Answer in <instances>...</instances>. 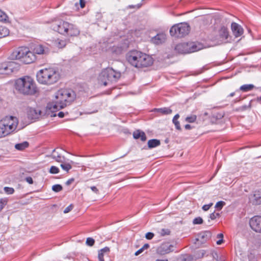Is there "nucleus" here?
I'll return each mask as SVG.
<instances>
[{"label": "nucleus", "instance_id": "obj_20", "mask_svg": "<svg viewBox=\"0 0 261 261\" xmlns=\"http://www.w3.org/2000/svg\"><path fill=\"white\" fill-rule=\"evenodd\" d=\"M8 74L18 71L20 68V65L14 61L6 62Z\"/></svg>", "mask_w": 261, "mask_h": 261}, {"label": "nucleus", "instance_id": "obj_62", "mask_svg": "<svg viewBox=\"0 0 261 261\" xmlns=\"http://www.w3.org/2000/svg\"><path fill=\"white\" fill-rule=\"evenodd\" d=\"M234 95V92H232V93H231L230 94H229V96H231V97H232Z\"/></svg>", "mask_w": 261, "mask_h": 261}, {"label": "nucleus", "instance_id": "obj_23", "mask_svg": "<svg viewBox=\"0 0 261 261\" xmlns=\"http://www.w3.org/2000/svg\"><path fill=\"white\" fill-rule=\"evenodd\" d=\"M133 137L136 139L140 138L142 141H145L146 140L145 133L139 130H137L133 133Z\"/></svg>", "mask_w": 261, "mask_h": 261}, {"label": "nucleus", "instance_id": "obj_44", "mask_svg": "<svg viewBox=\"0 0 261 261\" xmlns=\"http://www.w3.org/2000/svg\"><path fill=\"white\" fill-rule=\"evenodd\" d=\"M213 205V203H210L208 204L204 205L202 208L203 211H206L210 209V208Z\"/></svg>", "mask_w": 261, "mask_h": 261}, {"label": "nucleus", "instance_id": "obj_37", "mask_svg": "<svg viewBox=\"0 0 261 261\" xmlns=\"http://www.w3.org/2000/svg\"><path fill=\"white\" fill-rule=\"evenodd\" d=\"M4 190L7 194H12L14 192V190L13 188L6 187L4 188Z\"/></svg>", "mask_w": 261, "mask_h": 261}, {"label": "nucleus", "instance_id": "obj_52", "mask_svg": "<svg viewBox=\"0 0 261 261\" xmlns=\"http://www.w3.org/2000/svg\"><path fill=\"white\" fill-rule=\"evenodd\" d=\"M74 181V179L73 178H71V179H68L66 182V185L67 186H69V185H70L71 184H72Z\"/></svg>", "mask_w": 261, "mask_h": 261}, {"label": "nucleus", "instance_id": "obj_51", "mask_svg": "<svg viewBox=\"0 0 261 261\" xmlns=\"http://www.w3.org/2000/svg\"><path fill=\"white\" fill-rule=\"evenodd\" d=\"M143 251H144V250L143 249V248H141L140 249H139L135 252V255L136 256H137V255H139L140 254H141V253H142Z\"/></svg>", "mask_w": 261, "mask_h": 261}, {"label": "nucleus", "instance_id": "obj_16", "mask_svg": "<svg viewBox=\"0 0 261 261\" xmlns=\"http://www.w3.org/2000/svg\"><path fill=\"white\" fill-rule=\"evenodd\" d=\"M173 247L172 245L163 244L158 249V252L161 255L168 254L173 251Z\"/></svg>", "mask_w": 261, "mask_h": 261}, {"label": "nucleus", "instance_id": "obj_61", "mask_svg": "<svg viewBox=\"0 0 261 261\" xmlns=\"http://www.w3.org/2000/svg\"><path fill=\"white\" fill-rule=\"evenodd\" d=\"M155 261H168V260L167 259H156Z\"/></svg>", "mask_w": 261, "mask_h": 261}, {"label": "nucleus", "instance_id": "obj_11", "mask_svg": "<svg viewBox=\"0 0 261 261\" xmlns=\"http://www.w3.org/2000/svg\"><path fill=\"white\" fill-rule=\"evenodd\" d=\"M251 228L256 232L261 233V216H255L249 221Z\"/></svg>", "mask_w": 261, "mask_h": 261}, {"label": "nucleus", "instance_id": "obj_60", "mask_svg": "<svg viewBox=\"0 0 261 261\" xmlns=\"http://www.w3.org/2000/svg\"><path fill=\"white\" fill-rule=\"evenodd\" d=\"M179 114H176V115L174 116V117H173V119H174V120H178V119L179 118Z\"/></svg>", "mask_w": 261, "mask_h": 261}, {"label": "nucleus", "instance_id": "obj_27", "mask_svg": "<svg viewBox=\"0 0 261 261\" xmlns=\"http://www.w3.org/2000/svg\"><path fill=\"white\" fill-rule=\"evenodd\" d=\"M154 112H159L164 115L170 114L172 113V110L168 108H163L160 109H154Z\"/></svg>", "mask_w": 261, "mask_h": 261}, {"label": "nucleus", "instance_id": "obj_25", "mask_svg": "<svg viewBox=\"0 0 261 261\" xmlns=\"http://www.w3.org/2000/svg\"><path fill=\"white\" fill-rule=\"evenodd\" d=\"M29 146V142L27 141H24L20 143L16 144L15 145V148L18 150L22 151L28 148Z\"/></svg>", "mask_w": 261, "mask_h": 261}, {"label": "nucleus", "instance_id": "obj_40", "mask_svg": "<svg viewBox=\"0 0 261 261\" xmlns=\"http://www.w3.org/2000/svg\"><path fill=\"white\" fill-rule=\"evenodd\" d=\"M94 242V240L92 238H88L86 240V244L89 246H92Z\"/></svg>", "mask_w": 261, "mask_h": 261}, {"label": "nucleus", "instance_id": "obj_28", "mask_svg": "<svg viewBox=\"0 0 261 261\" xmlns=\"http://www.w3.org/2000/svg\"><path fill=\"white\" fill-rule=\"evenodd\" d=\"M0 74L4 75H9L6 62L0 63Z\"/></svg>", "mask_w": 261, "mask_h": 261}, {"label": "nucleus", "instance_id": "obj_14", "mask_svg": "<svg viewBox=\"0 0 261 261\" xmlns=\"http://www.w3.org/2000/svg\"><path fill=\"white\" fill-rule=\"evenodd\" d=\"M42 112L38 108H29L28 109L27 114L29 119L31 120H36L41 116Z\"/></svg>", "mask_w": 261, "mask_h": 261}, {"label": "nucleus", "instance_id": "obj_38", "mask_svg": "<svg viewBox=\"0 0 261 261\" xmlns=\"http://www.w3.org/2000/svg\"><path fill=\"white\" fill-rule=\"evenodd\" d=\"M193 223L194 224H201L203 223V220L200 217H196L193 220Z\"/></svg>", "mask_w": 261, "mask_h": 261}, {"label": "nucleus", "instance_id": "obj_39", "mask_svg": "<svg viewBox=\"0 0 261 261\" xmlns=\"http://www.w3.org/2000/svg\"><path fill=\"white\" fill-rule=\"evenodd\" d=\"M7 15L0 10V21H5L7 20Z\"/></svg>", "mask_w": 261, "mask_h": 261}, {"label": "nucleus", "instance_id": "obj_26", "mask_svg": "<svg viewBox=\"0 0 261 261\" xmlns=\"http://www.w3.org/2000/svg\"><path fill=\"white\" fill-rule=\"evenodd\" d=\"M148 147L152 148L159 146L161 144L160 141L158 139H151L148 141Z\"/></svg>", "mask_w": 261, "mask_h": 261}, {"label": "nucleus", "instance_id": "obj_53", "mask_svg": "<svg viewBox=\"0 0 261 261\" xmlns=\"http://www.w3.org/2000/svg\"><path fill=\"white\" fill-rule=\"evenodd\" d=\"M80 4L81 7L82 8H83L85 6V2L84 0H80Z\"/></svg>", "mask_w": 261, "mask_h": 261}, {"label": "nucleus", "instance_id": "obj_22", "mask_svg": "<svg viewBox=\"0 0 261 261\" xmlns=\"http://www.w3.org/2000/svg\"><path fill=\"white\" fill-rule=\"evenodd\" d=\"M249 200L253 204H260L261 193L259 191H255L253 194L250 196Z\"/></svg>", "mask_w": 261, "mask_h": 261}, {"label": "nucleus", "instance_id": "obj_49", "mask_svg": "<svg viewBox=\"0 0 261 261\" xmlns=\"http://www.w3.org/2000/svg\"><path fill=\"white\" fill-rule=\"evenodd\" d=\"M99 251L104 254L105 253L109 252L110 248L108 247H106L100 249Z\"/></svg>", "mask_w": 261, "mask_h": 261}, {"label": "nucleus", "instance_id": "obj_1", "mask_svg": "<svg viewBox=\"0 0 261 261\" xmlns=\"http://www.w3.org/2000/svg\"><path fill=\"white\" fill-rule=\"evenodd\" d=\"M75 98L76 94L71 89H60L56 93L55 100L48 104L47 108L52 112L58 111L70 105Z\"/></svg>", "mask_w": 261, "mask_h": 261}, {"label": "nucleus", "instance_id": "obj_56", "mask_svg": "<svg viewBox=\"0 0 261 261\" xmlns=\"http://www.w3.org/2000/svg\"><path fill=\"white\" fill-rule=\"evenodd\" d=\"M149 245L148 244H145L143 245V246L142 247L143 249L144 250L145 249H147L149 248Z\"/></svg>", "mask_w": 261, "mask_h": 261}, {"label": "nucleus", "instance_id": "obj_64", "mask_svg": "<svg viewBox=\"0 0 261 261\" xmlns=\"http://www.w3.org/2000/svg\"><path fill=\"white\" fill-rule=\"evenodd\" d=\"M130 8H134L135 7L134 6H129Z\"/></svg>", "mask_w": 261, "mask_h": 261}, {"label": "nucleus", "instance_id": "obj_31", "mask_svg": "<svg viewBox=\"0 0 261 261\" xmlns=\"http://www.w3.org/2000/svg\"><path fill=\"white\" fill-rule=\"evenodd\" d=\"M192 257L187 254L181 255L177 258V261H191Z\"/></svg>", "mask_w": 261, "mask_h": 261}, {"label": "nucleus", "instance_id": "obj_13", "mask_svg": "<svg viewBox=\"0 0 261 261\" xmlns=\"http://www.w3.org/2000/svg\"><path fill=\"white\" fill-rule=\"evenodd\" d=\"M28 47H20L14 50L10 55V58L12 60H19L21 61L25 54L27 53Z\"/></svg>", "mask_w": 261, "mask_h": 261}, {"label": "nucleus", "instance_id": "obj_34", "mask_svg": "<svg viewBox=\"0 0 261 261\" xmlns=\"http://www.w3.org/2000/svg\"><path fill=\"white\" fill-rule=\"evenodd\" d=\"M62 187L61 185L57 184L53 186L52 190L55 192H59L62 190Z\"/></svg>", "mask_w": 261, "mask_h": 261}, {"label": "nucleus", "instance_id": "obj_2", "mask_svg": "<svg viewBox=\"0 0 261 261\" xmlns=\"http://www.w3.org/2000/svg\"><path fill=\"white\" fill-rule=\"evenodd\" d=\"M128 62L137 68L146 67L153 63V58L149 55L138 50L130 51L127 56Z\"/></svg>", "mask_w": 261, "mask_h": 261}, {"label": "nucleus", "instance_id": "obj_21", "mask_svg": "<svg viewBox=\"0 0 261 261\" xmlns=\"http://www.w3.org/2000/svg\"><path fill=\"white\" fill-rule=\"evenodd\" d=\"M233 34L236 37L241 36L243 33V29L241 25L236 22H232L231 25Z\"/></svg>", "mask_w": 261, "mask_h": 261}, {"label": "nucleus", "instance_id": "obj_58", "mask_svg": "<svg viewBox=\"0 0 261 261\" xmlns=\"http://www.w3.org/2000/svg\"><path fill=\"white\" fill-rule=\"evenodd\" d=\"M217 238H219L220 239L223 238V234L222 233H219L217 234Z\"/></svg>", "mask_w": 261, "mask_h": 261}, {"label": "nucleus", "instance_id": "obj_4", "mask_svg": "<svg viewBox=\"0 0 261 261\" xmlns=\"http://www.w3.org/2000/svg\"><path fill=\"white\" fill-rule=\"evenodd\" d=\"M36 77L39 83L50 85L59 80L60 74L57 69L50 67L39 70L36 74Z\"/></svg>", "mask_w": 261, "mask_h": 261}, {"label": "nucleus", "instance_id": "obj_33", "mask_svg": "<svg viewBox=\"0 0 261 261\" xmlns=\"http://www.w3.org/2000/svg\"><path fill=\"white\" fill-rule=\"evenodd\" d=\"M197 118V116L195 115H192L189 116H187L185 120L189 123H193L194 122Z\"/></svg>", "mask_w": 261, "mask_h": 261}, {"label": "nucleus", "instance_id": "obj_57", "mask_svg": "<svg viewBox=\"0 0 261 261\" xmlns=\"http://www.w3.org/2000/svg\"><path fill=\"white\" fill-rule=\"evenodd\" d=\"M223 242V239H220L219 240L217 241V245H221Z\"/></svg>", "mask_w": 261, "mask_h": 261}, {"label": "nucleus", "instance_id": "obj_24", "mask_svg": "<svg viewBox=\"0 0 261 261\" xmlns=\"http://www.w3.org/2000/svg\"><path fill=\"white\" fill-rule=\"evenodd\" d=\"M54 45L59 48H62L66 46V41L58 38L54 41Z\"/></svg>", "mask_w": 261, "mask_h": 261}, {"label": "nucleus", "instance_id": "obj_36", "mask_svg": "<svg viewBox=\"0 0 261 261\" xmlns=\"http://www.w3.org/2000/svg\"><path fill=\"white\" fill-rule=\"evenodd\" d=\"M49 172L51 174H57L59 172V169L56 166H51Z\"/></svg>", "mask_w": 261, "mask_h": 261}, {"label": "nucleus", "instance_id": "obj_7", "mask_svg": "<svg viewBox=\"0 0 261 261\" xmlns=\"http://www.w3.org/2000/svg\"><path fill=\"white\" fill-rule=\"evenodd\" d=\"M17 119L15 117H6L0 121V138L14 132L17 127Z\"/></svg>", "mask_w": 261, "mask_h": 261}, {"label": "nucleus", "instance_id": "obj_54", "mask_svg": "<svg viewBox=\"0 0 261 261\" xmlns=\"http://www.w3.org/2000/svg\"><path fill=\"white\" fill-rule=\"evenodd\" d=\"M64 113L63 112H60L58 114V116L60 117V118H63L64 117Z\"/></svg>", "mask_w": 261, "mask_h": 261}, {"label": "nucleus", "instance_id": "obj_15", "mask_svg": "<svg viewBox=\"0 0 261 261\" xmlns=\"http://www.w3.org/2000/svg\"><path fill=\"white\" fill-rule=\"evenodd\" d=\"M36 59V56L28 48L27 53L24 55L23 57L21 60V62L24 64H28L34 62Z\"/></svg>", "mask_w": 261, "mask_h": 261}, {"label": "nucleus", "instance_id": "obj_50", "mask_svg": "<svg viewBox=\"0 0 261 261\" xmlns=\"http://www.w3.org/2000/svg\"><path fill=\"white\" fill-rule=\"evenodd\" d=\"M25 181L28 182L29 184H33V180L32 178L30 176L27 177L25 178Z\"/></svg>", "mask_w": 261, "mask_h": 261}, {"label": "nucleus", "instance_id": "obj_3", "mask_svg": "<svg viewBox=\"0 0 261 261\" xmlns=\"http://www.w3.org/2000/svg\"><path fill=\"white\" fill-rule=\"evenodd\" d=\"M15 88L19 93L24 95H34L38 91L34 80L28 76L16 80L15 82Z\"/></svg>", "mask_w": 261, "mask_h": 261}, {"label": "nucleus", "instance_id": "obj_47", "mask_svg": "<svg viewBox=\"0 0 261 261\" xmlns=\"http://www.w3.org/2000/svg\"><path fill=\"white\" fill-rule=\"evenodd\" d=\"M219 216V213H212V214H210V218L212 220H214V219H215L217 217H218Z\"/></svg>", "mask_w": 261, "mask_h": 261}, {"label": "nucleus", "instance_id": "obj_8", "mask_svg": "<svg viewBox=\"0 0 261 261\" xmlns=\"http://www.w3.org/2000/svg\"><path fill=\"white\" fill-rule=\"evenodd\" d=\"M203 48L202 45L200 43H182L177 44L175 50L179 54H190L201 50Z\"/></svg>", "mask_w": 261, "mask_h": 261}, {"label": "nucleus", "instance_id": "obj_41", "mask_svg": "<svg viewBox=\"0 0 261 261\" xmlns=\"http://www.w3.org/2000/svg\"><path fill=\"white\" fill-rule=\"evenodd\" d=\"M225 203L224 201H220L216 203L215 207L221 210L223 206L225 205Z\"/></svg>", "mask_w": 261, "mask_h": 261}, {"label": "nucleus", "instance_id": "obj_5", "mask_svg": "<svg viewBox=\"0 0 261 261\" xmlns=\"http://www.w3.org/2000/svg\"><path fill=\"white\" fill-rule=\"evenodd\" d=\"M51 29L65 36H76L80 34L78 28L67 21L56 20L51 24Z\"/></svg>", "mask_w": 261, "mask_h": 261}, {"label": "nucleus", "instance_id": "obj_32", "mask_svg": "<svg viewBox=\"0 0 261 261\" xmlns=\"http://www.w3.org/2000/svg\"><path fill=\"white\" fill-rule=\"evenodd\" d=\"M60 167L62 168L63 170L66 171L67 172L72 168V166L69 163H65L64 161L63 162V163H61Z\"/></svg>", "mask_w": 261, "mask_h": 261}, {"label": "nucleus", "instance_id": "obj_59", "mask_svg": "<svg viewBox=\"0 0 261 261\" xmlns=\"http://www.w3.org/2000/svg\"><path fill=\"white\" fill-rule=\"evenodd\" d=\"M185 127L186 129H190L191 128V126L190 124H186L185 125Z\"/></svg>", "mask_w": 261, "mask_h": 261}, {"label": "nucleus", "instance_id": "obj_6", "mask_svg": "<svg viewBox=\"0 0 261 261\" xmlns=\"http://www.w3.org/2000/svg\"><path fill=\"white\" fill-rule=\"evenodd\" d=\"M121 73L111 68L103 69L98 77V82L105 86L116 82L120 77Z\"/></svg>", "mask_w": 261, "mask_h": 261}, {"label": "nucleus", "instance_id": "obj_17", "mask_svg": "<svg viewBox=\"0 0 261 261\" xmlns=\"http://www.w3.org/2000/svg\"><path fill=\"white\" fill-rule=\"evenodd\" d=\"M166 40V35L164 33H159L152 37L151 42L156 45L161 44L165 42Z\"/></svg>", "mask_w": 261, "mask_h": 261}, {"label": "nucleus", "instance_id": "obj_45", "mask_svg": "<svg viewBox=\"0 0 261 261\" xmlns=\"http://www.w3.org/2000/svg\"><path fill=\"white\" fill-rule=\"evenodd\" d=\"M154 237V234L152 232H147L145 235V238L148 240H151Z\"/></svg>", "mask_w": 261, "mask_h": 261}, {"label": "nucleus", "instance_id": "obj_12", "mask_svg": "<svg viewBox=\"0 0 261 261\" xmlns=\"http://www.w3.org/2000/svg\"><path fill=\"white\" fill-rule=\"evenodd\" d=\"M32 49L34 55H46L50 52V49L46 44H35L33 46Z\"/></svg>", "mask_w": 261, "mask_h": 261}, {"label": "nucleus", "instance_id": "obj_30", "mask_svg": "<svg viewBox=\"0 0 261 261\" xmlns=\"http://www.w3.org/2000/svg\"><path fill=\"white\" fill-rule=\"evenodd\" d=\"M254 87V85L252 84L243 85L240 87V89L243 92H247L251 90Z\"/></svg>", "mask_w": 261, "mask_h": 261}, {"label": "nucleus", "instance_id": "obj_43", "mask_svg": "<svg viewBox=\"0 0 261 261\" xmlns=\"http://www.w3.org/2000/svg\"><path fill=\"white\" fill-rule=\"evenodd\" d=\"M73 208V205L72 204H70L69 206H68L67 207L65 208L64 210V213L66 214L69 213L70 211H71Z\"/></svg>", "mask_w": 261, "mask_h": 261}, {"label": "nucleus", "instance_id": "obj_9", "mask_svg": "<svg viewBox=\"0 0 261 261\" xmlns=\"http://www.w3.org/2000/svg\"><path fill=\"white\" fill-rule=\"evenodd\" d=\"M190 26L187 23H180L173 25L170 30L172 36L181 38L188 35L190 32Z\"/></svg>", "mask_w": 261, "mask_h": 261}, {"label": "nucleus", "instance_id": "obj_46", "mask_svg": "<svg viewBox=\"0 0 261 261\" xmlns=\"http://www.w3.org/2000/svg\"><path fill=\"white\" fill-rule=\"evenodd\" d=\"M7 201L3 199L0 200V212L3 208L5 205L6 204Z\"/></svg>", "mask_w": 261, "mask_h": 261}, {"label": "nucleus", "instance_id": "obj_10", "mask_svg": "<svg viewBox=\"0 0 261 261\" xmlns=\"http://www.w3.org/2000/svg\"><path fill=\"white\" fill-rule=\"evenodd\" d=\"M229 36L227 29L225 27H222L216 32V35L213 38V41H216L217 43L220 44L224 42H226V40Z\"/></svg>", "mask_w": 261, "mask_h": 261}, {"label": "nucleus", "instance_id": "obj_29", "mask_svg": "<svg viewBox=\"0 0 261 261\" xmlns=\"http://www.w3.org/2000/svg\"><path fill=\"white\" fill-rule=\"evenodd\" d=\"M9 34V31L6 27L0 25V38L8 36Z\"/></svg>", "mask_w": 261, "mask_h": 261}, {"label": "nucleus", "instance_id": "obj_63", "mask_svg": "<svg viewBox=\"0 0 261 261\" xmlns=\"http://www.w3.org/2000/svg\"><path fill=\"white\" fill-rule=\"evenodd\" d=\"M99 261H105L104 258H98Z\"/></svg>", "mask_w": 261, "mask_h": 261}, {"label": "nucleus", "instance_id": "obj_35", "mask_svg": "<svg viewBox=\"0 0 261 261\" xmlns=\"http://www.w3.org/2000/svg\"><path fill=\"white\" fill-rule=\"evenodd\" d=\"M159 233L161 236H167L170 234V231L168 229L163 228L159 231Z\"/></svg>", "mask_w": 261, "mask_h": 261}, {"label": "nucleus", "instance_id": "obj_55", "mask_svg": "<svg viewBox=\"0 0 261 261\" xmlns=\"http://www.w3.org/2000/svg\"><path fill=\"white\" fill-rule=\"evenodd\" d=\"M98 258H103V253H102L101 252H100V251H99V252H98Z\"/></svg>", "mask_w": 261, "mask_h": 261}, {"label": "nucleus", "instance_id": "obj_48", "mask_svg": "<svg viewBox=\"0 0 261 261\" xmlns=\"http://www.w3.org/2000/svg\"><path fill=\"white\" fill-rule=\"evenodd\" d=\"M91 190L95 194H99V190L95 186H92L90 187Z\"/></svg>", "mask_w": 261, "mask_h": 261}, {"label": "nucleus", "instance_id": "obj_19", "mask_svg": "<svg viewBox=\"0 0 261 261\" xmlns=\"http://www.w3.org/2000/svg\"><path fill=\"white\" fill-rule=\"evenodd\" d=\"M211 237V233L209 231L202 232L198 234L196 239L198 244H202L205 243Z\"/></svg>", "mask_w": 261, "mask_h": 261}, {"label": "nucleus", "instance_id": "obj_18", "mask_svg": "<svg viewBox=\"0 0 261 261\" xmlns=\"http://www.w3.org/2000/svg\"><path fill=\"white\" fill-rule=\"evenodd\" d=\"M61 151V149H54L51 154V157L58 162L63 163L65 158L62 155Z\"/></svg>", "mask_w": 261, "mask_h": 261}, {"label": "nucleus", "instance_id": "obj_42", "mask_svg": "<svg viewBox=\"0 0 261 261\" xmlns=\"http://www.w3.org/2000/svg\"><path fill=\"white\" fill-rule=\"evenodd\" d=\"M172 122L174 124L176 128L178 130H180L181 128H180L179 122L177 120H174V119L172 120Z\"/></svg>", "mask_w": 261, "mask_h": 261}]
</instances>
